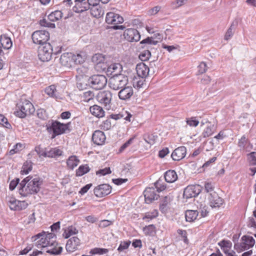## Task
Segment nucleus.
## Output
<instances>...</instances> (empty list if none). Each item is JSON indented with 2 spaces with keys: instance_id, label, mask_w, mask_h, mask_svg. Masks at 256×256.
<instances>
[{
  "instance_id": "nucleus-38",
  "label": "nucleus",
  "mask_w": 256,
  "mask_h": 256,
  "mask_svg": "<svg viewBox=\"0 0 256 256\" xmlns=\"http://www.w3.org/2000/svg\"><path fill=\"white\" fill-rule=\"evenodd\" d=\"M214 131V125L211 123H209L206 128L204 130L202 133V136L204 138H208L212 136Z\"/></svg>"
},
{
  "instance_id": "nucleus-64",
  "label": "nucleus",
  "mask_w": 256,
  "mask_h": 256,
  "mask_svg": "<svg viewBox=\"0 0 256 256\" xmlns=\"http://www.w3.org/2000/svg\"><path fill=\"white\" fill-rule=\"evenodd\" d=\"M112 224V222L107 220H100L98 224V226L100 228H105Z\"/></svg>"
},
{
  "instance_id": "nucleus-57",
  "label": "nucleus",
  "mask_w": 256,
  "mask_h": 256,
  "mask_svg": "<svg viewBox=\"0 0 256 256\" xmlns=\"http://www.w3.org/2000/svg\"><path fill=\"white\" fill-rule=\"evenodd\" d=\"M40 24L42 26L54 28L56 26L55 24L50 22H48L46 19L44 18L40 20Z\"/></svg>"
},
{
  "instance_id": "nucleus-25",
  "label": "nucleus",
  "mask_w": 256,
  "mask_h": 256,
  "mask_svg": "<svg viewBox=\"0 0 256 256\" xmlns=\"http://www.w3.org/2000/svg\"><path fill=\"white\" fill-rule=\"evenodd\" d=\"M48 248L46 250V252L52 254L57 255L61 254L62 250V247L59 246L58 243L56 242L54 240L50 242V244L48 245V248Z\"/></svg>"
},
{
  "instance_id": "nucleus-26",
  "label": "nucleus",
  "mask_w": 256,
  "mask_h": 256,
  "mask_svg": "<svg viewBox=\"0 0 256 256\" xmlns=\"http://www.w3.org/2000/svg\"><path fill=\"white\" fill-rule=\"evenodd\" d=\"M122 68L119 63H114L110 65L107 68V73L112 76L122 74L120 72L122 71Z\"/></svg>"
},
{
  "instance_id": "nucleus-27",
  "label": "nucleus",
  "mask_w": 256,
  "mask_h": 256,
  "mask_svg": "<svg viewBox=\"0 0 256 256\" xmlns=\"http://www.w3.org/2000/svg\"><path fill=\"white\" fill-rule=\"evenodd\" d=\"M90 110L92 115L98 118H102L104 116V111L103 108L98 105L95 104L90 106Z\"/></svg>"
},
{
  "instance_id": "nucleus-50",
  "label": "nucleus",
  "mask_w": 256,
  "mask_h": 256,
  "mask_svg": "<svg viewBox=\"0 0 256 256\" xmlns=\"http://www.w3.org/2000/svg\"><path fill=\"white\" fill-rule=\"evenodd\" d=\"M135 136H132V138H130L128 141H126L124 144L120 148L118 152H122L128 147L132 143L134 139L135 138Z\"/></svg>"
},
{
  "instance_id": "nucleus-37",
  "label": "nucleus",
  "mask_w": 256,
  "mask_h": 256,
  "mask_svg": "<svg viewBox=\"0 0 256 256\" xmlns=\"http://www.w3.org/2000/svg\"><path fill=\"white\" fill-rule=\"evenodd\" d=\"M145 81L144 78L138 76L134 77L132 81L133 86L136 88H142L144 84Z\"/></svg>"
},
{
  "instance_id": "nucleus-33",
  "label": "nucleus",
  "mask_w": 256,
  "mask_h": 256,
  "mask_svg": "<svg viewBox=\"0 0 256 256\" xmlns=\"http://www.w3.org/2000/svg\"><path fill=\"white\" fill-rule=\"evenodd\" d=\"M79 162L80 160L76 156H70L66 162L68 166L72 170L76 167Z\"/></svg>"
},
{
  "instance_id": "nucleus-48",
  "label": "nucleus",
  "mask_w": 256,
  "mask_h": 256,
  "mask_svg": "<svg viewBox=\"0 0 256 256\" xmlns=\"http://www.w3.org/2000/svg\"><path fill=\"white\" fill-rule=\"evenodd\" d=\"M155 226L153 224L146 226L144 228V232L145 234L149 236L153 235L155 233Z\"/></svg>"
},
{
  "instance_id": "nucleus-31",
  "label": "nucleus",
  "mask_w": 256,
  "mask_h": 256,
  "mask_svg": "<svg viewBox=\"0 0 256 256\" xmlns=\"http://www.w3.org/2000/svg\"><path fill=\"white\" fill-rule=\"evenodd\" d=\"M164 178L166 182L172 183L178 179V175L174 170H168L164 173Z\"/></svg>"
},
{
  "instance_id": "nucleus-3",
  "label": "nucleus",
  "mask_w": 256,
  "mask_h": 256,
  "mask_svg": "<svg viewBox=\"0 0 256 256\" xmlns=\"http://www.w3.org/2000/svg\"><path fill=\"white\" fill-rule=\"evenodd\" d=\"M128 82V76L122 74L112 76L110 78L108 85L111 89L116 90L125 86Z\"/></svg>"
},
{
  "instance_id": "nucleus-51",
  "label": "nucleus",
  "mask_w": 256,
  "mask_h": 256,
  "mask_svg": "<svg viewBox=\"0 0 256 256\" xmlns=\"http://www.w3.org/2000/svg\"><path fill=\"white\" fill-rule=\"evenodd\" d=\"M83 100L85 102H88L94 97V94L92 91L88 90L83 93Z\"/></svg>"
},
{
  "instance_id": "nucleus-59",
  "label": "nucleus",
  "mask_w": 256,
  "mask_h": 256,
  "mask_svg": "<svg viewBox=\"0 0 256 256\" xmlns=\"http://www.w3.org/2000/svg\"><path fill=\"white\" fill-rule=\"evenodd\" d=\"M92 60L98 65L104 62V56L101 54H96L92 58Z\"/></svg>"
},
{
  "instance_id": "nucleus-44",
  "label": "nucleus",
  "mask_w": 256,
  "mask_h": 256,
  "mask_svg": "<svg viewBox=\"0 0 256 256\" xmlns=\"http://www.w3.org/2000/svg\"><path fill=\"white\" fill-rule=\"evenodd\" d=\"M151 56V52L149 50H145L142 52L140 55L139 58L142 61H146L148 60Z\"/></svg>"
},
{
  "instance_id": "nucleus-11",
  "label": "nucleus",
  "mask_w": 256,
  "mask_h": 256,
  "mask_svg": "<svg viewBox=\"0 0 256 256\" xmlns=\"http://www.w3.org/2000/svg\"><path fill=\"white\" fill-rule=\"evenodd\" d=\"M124 36L130 42H137L140 38V32L135 28H127L124 32Z\"/></svg>"
},
{
  "instance_id": "nucleus-9",
  "label": "nucleus",
  "mask_w": 256,
  "mask_h": 256,
  "mask_svg": "<svg viewBox=\"0 0 256 256\" xmlns=\"http://www.w3.org/2000/svg\"><path fill=\"white\" fill-rule=\"evenodd\" d=\"M106 22L108 24H112L113 26L112 28L114 30H122L124 28L122 26L118 25L124 22L123 18L118 14L112 12H108L106 16Z\"/></svg>"
},
{
  "instance_id": "nucleus-61",
  "label": "nucleus",
  "mask_w": 256,
  "mask_h": 256,
  "mask_svg": "<svg viewBox=\"0 0 256 256\" xmlns=\"http://www.w3.org/2000/svg\"><path fill=\"white\" fill-rule=\"evenodd\" d=\"M158 216V212L156 210H154L152 212H148L144 216L143 218V220L146 218L152 220Z\"/></svg>"
},
{
  "instance_id": "nucleus-21",
  "label": "nucleus",
  "mask_w": 256,
  "mask_h": 256,
  "mask_svg": "<svg viewBox=\"0 0 256 256\" xmlns=\"http://www.w3.org/2000/svg\"><path fill=\"white\" fill-rule=\"evenodd\" d=\"M120 89L118 93V96L119 98L122 100H129L133 95V89L131 86H125Z\"/></svg>"
},
{
  "instance_id": "nucleus-35",
  "label": "nucleus",
  "mask_w": 256,
  "mask_h": 256,
  "mask_svg": "<svg viewBox=\"0 0 256 256\" xmlns=\"http://www.w3.org/2000/svg\"><path fill=\"white\" fill-rule=\"evenodd\" d=\"M62 16V13L60 10H55L52 12L48 16V19L52 22H54L60 20Z\"/></svg>"
},
{
  "instance_id": "nucleus-45",
  "label": "nucleus",
  "mask_w": 256,
  "mask_h": 256,
  "mask_svg": "<svg viewBox=\"0 0 256 256\" xmlns=\"http://www.w3.org/2000/svg\"><path fill=\"white\" fill-rule=\"evenodd\" d=\"M108 250L106 248H96L92 249L90 252V254H102L108 253Z\"/></svg>"
},
{
  "instance_id": "nucleus-14",
  "label": "nucleus",
  "mask_w": 256,
  "mask_h": 256,
  "mask_svg": "<svg viewBox=\"0 0 256 256\" xmlns=\"http://www.w3.org/2000/svg\"><path fill=\"white\" fill-rule=\"evenodd\" d=\"M32 241H36L35 244L38 248H48V245L50 244V241L47 240L46 238L44 236V232L39 233L36 235L32 236Z\"/></svg>"
},
{
  "instance_id": "nucleus-55",
  "label": "nucleus",
  "mask_w": 256,
  "mask_h": 256,
  "mask_svg": "<svg viewBox=\"0 0 256 256\" xmlns=\"http://www.w3.org/2000/svg\"><path fill=\"white\" fill-rule=\"evenodd\" d=\"M130 244V242L129 240L121 242L118 248V250L119 252H121L124 250L128 248Z\"/></svg>"
},
{
  "instance_id": "nucleus-13",
  "label": "nucleus",
  "mask_w": 256,
  "mask_h": 256,
  "mask_svg": "<svg viewBox=\"0 0 256 256\" xmlns=\"http://www.w3.org/2000/svg\"><path fill=\"white\" fill-rule=\"evenodd\" d=\"M112 191V187L108 184H102L96 187L94 190L96 197L102 198L109 194Z\"/></svg>"
},
{
  "instance_id": "nucleus-34",
  "label": "nucleus",
  "mask_w": 256,
  "mask_h": 256,
  "mask_svg": "<svg viewBox=\"0 0 256 256\" xmlns=\"http://www.w3.org/2000/svg\"><path fill=\"white\" fill-rule=\"evenodd\" d=\"M86 59V56L84 53L77 54L72 53V64H82Z\"/></svg>"
},
{
  "instance_id": "nucleus-52",
  "label": "nucleus",
  "mask_w": 256,
  "mask_h": 256,
  "mask_svg": "<svg viewBox=\"0 0 256 256\" xmlns=\"http://www.w3.org/2000/svg\"><path fill=\"white\" fill-rule=\"evenodd\" d=\"M111 127L112 124L110 120H106L104 121L100 126V129L104 130H108L111 128Z\"/></svg>"
},
{
  "instance_id": "nucleus-60",
  "label": "nucleus",
  "mask_w": 256,
  "mask_h": 256,
  "mask_svg": "<svg viewBox=\"0 0 256 256\" xmlns=\"http://www.w3.org/2000/svg\"><path fill=\"white\" fill-rule=\"evenodd\" d=\"M234 28V24H232L230 28L228 30L224 36V39L226 40H230L233 36L234 32L233 29Z\"/></svg>"
},
{
  "instance_id": "nucleus-16",
  "label": "nucleus",
  "mask_w": 256,
  "mask_h": 256,
  "mask_svg": "<svg viewBox=\"0 0 256 256\" xmlns=\"http://www.w3.org/2000/svg\"><path fill=\"white\" fill-rule=\"evenodd\" d=\"M200 189L198 186L190 185L184 188L183 196L186 199L196 196L200 193Z\"/></svg>"
},
{
  "instance_id": "nucleus-30",
  "label": "nucleus",
  "mask_w": 256,
  "mask_h": 256,
  "mask_svg": "<svg viewBox=\"0 0 256 256\" xmlns=\"http://www.w3.org/2000/svg\"><path fill=\"white\" fill-rule=\"evenodd\" d=\"M62 152L58 148H52L48 151L43 152L41 154L44 157L54 158L62 155Z\"/></svg>"
},
{
  "instance_id": "nucleus-53",
  "label": "nucleus",
  "mask_w": 256,
  "mask_h": 256,
  "mask_svg": "<svg viewBox=\"0 0 256 256\" xmlns=\"http://www.w3.org/2000/svg\"><path fill=\"white\" fill-rule=\"evenodd\" d=\"M143 138L146 142L150 145L154 144L155 142V136L152 134H145Z\"/></svg>"
},
{
  "instance_id": "nucleus-18",
  "label": "nucleus",
  "mask_w": 256,
  "mask_h": 256,
  "mask_svg": "<svg viewBox=\"0 0 256 256\" xmlns=\"http://www.w3.org/2000/svg\"><path fill=\"white\" fill-rule=\"evenodd\" d=\"M80 244V240L77 236H74L68 240L66 248L67 252H72L76 250Z\"/></svg>"
},
{
  "instance_id": "nucleus-49",
  "label": "nucleus",
  "mask_w": 256,
  "mask_h": 256,
  "mask_svg": "<svg viewBox=\"0 0 256 256\" xmlns=\"http://www.w3.org/2000/svg\"><path fill=\"white\" fill-rule=\"evenodd\" d=\"M187 2V0H174L171 3V6L174 9H176L184 5Z\"/></svg>"
},
{
  "instance_id": "nucleus-32",
  "label": "nucleus",
  "mask_w": 256,
  "mask_h": 256,
  "mask_svg": "<svg viewBox=\"0 0 256 256\" xmlns=\"http://www.w3.org/2000/svg\"><path fill=\"white\" fill-rule=\"evenodd\" d=\"M198 216L197 210H187L185 212L186 220L187 222H192L196 219Z\"/></svg>"
},
{
  "instance_id": "nucleus-17",
  "label": "nucleus",
  "mask_w": 256,
  "mask_h": 256,
  "mask_svg": "<svg viewBox=\"0 0 256 256\" xmlns=\"http://www.w3.org/2000/svg\"><path fill=\"white\" fill-rule=\"evenodd\" d=\"M210 206L214 208H220L224 203V200L220 197L216 192H212L208 196Z\"/></svg>"
},
{
  "instance_id": "nucleus-62",
  "label": "nucleus",
  "mask_w": 256,
  "mask_h": 256,
  "mask_svg": "<svg viewBox=\"0 0 256 256\" xmlns=\"http://www.w3.org/2000/svg\"><path fill=\"white\" fill-rule=\"evenodd\" d=\"M20 183V179L18 178L13 180L10 182L9 186L10 190H14L17 186H19Z\"/></svg>"
},
{
  "instance_id": "nucleus-46",
  "label": "nucleus",
  "mask_w": 256,
  "mask_h": 256,
  "mask_svg": "<svg viewBox=\"0 0 256 256\" xmlns=\"http://www.w3.org/2000/svg\"><path fill=\"white\" fill-rule=\"evenodd\" d=\"M0 124L9 130L12 129V125L9 123L8 119L2 114H0Z\"/></svg>"
},
{
  "instance_id": "nucleus-22",
  "label": "nucleus",
  "mask_w": 256,
  "mask_h": 256,
  "mask_svg": "<svg viewBox=\"0 0 256 256\" xmlns=\"http://www.w3.org/2000/svg\"><path fill=\"white\" fill-rule=\"evenodd\" d=\"M106 139L104 132L101 130H96L92 134V140L96 145H102L104 144Z\"/></svg>"
},
{
  "instance_id": "nucleus-2",
  "label": "nucleus",
  "mask_w": 256,
  "mask_h": 256,
  "mask_svg": "<svg viewBox=\"0 0 256 256\" xmlns=\"http://www.w3.org/2000/svg\"><path fill=\"white\" fill-rule=\"evenodd\" d=\"M34 112L35 108L32 102L24 99L17 104L14 114L17 117L24 118L32 114Z\"/></svg>"
},
{
  "instance_id": "nucleus-47",
  "label": "nucleus",
  "mask_w": 256,
  "mask_h": 256,
  "mask_svg": "<svg viewBox=\"0 0 256 256\" xmlns=\"http://www.w3.org/2000/svg\"><path fill=\"white\" fill-rule=\"evenodd\" d=\"M214 184L212 182H205L204 183V190L207 193L210 194V196H211V194L214 191Z\"/></svg>"
},
{
  "instance_id": "nucleus-4",
  "label": "nucleus",
  "mask_w": 256,
  "mask_h": 256,
  "mask_svg": "<svg viewBox=\"0 0 256 256\" xmlns=\"http://www.w3.org/2000/svg\"><path fill=\"white\" fill-rule=\"evenodd\" d=\"M89 85L94 89L100 90L104 88L108 81L106 76L102 74H94L88 80Z\"/></svg>"
},
{
  "instance_id": "nucleus-41",
  "label": "nucleus",
  "mask_w": 256,
  "mask_h": 256,
  "mask_svg": "<svg viewBox=\"0 0 256 256\" xmlns=\"http://www.w3.org/2000/svg\"><path fill=\"white\" fill-rule=\"evenodd\" d=\"M56 86L54 85H51L45 89V92L50 96L57 98Z\"/></svg>"
},
{
  "instance_id": "nucleus-43",
  "label": "nucleus",
  "mask_w": 256,
  "mask_h": 256,
  "mask_svg": "<svg viewBox=\"0 0 256 256\" xmlns=\"http://www.w3.org/2000/svg\"><path fill=\"white\" fill-rule=\"evenodd\" d=\"M6 200L10 210H16L18 200L12 197H8L6 198Z\"/></svg>"
},
{
  "instance_id": "nucleus-1",
  "label": "nucleus",
  "mask_w": 256,
  "mask_h": 256,
  "mask_svg": "<svg viewBox=\"0 0 256 256\" xmlns=\"http://www.w3.org/2000/svg\"><path fill=\"white\" fill-rule=\"evenodd\" d=\"M42 184V180L38 177L33 178L29 176L20 183L18 192L22 196L26 197L38 193Z\"/></svg>"
},
{
  "instance_id": "nucleus-7",
  "label": "nucleus",
  "mask_w": 256,
  "mask_h": 256,
  "mask_svg": "<svg viewBox=\"0 0 256 256\" xmlns=\"http://www.w3.org/2000/svg\"><path fill=\"white\" fill-rule=\"evenodd\" d=\"M112 93L109 90L100 92L96 96L98 102L106 108L109 110L111 108L112 104Z\"/></svg>"
},
{
  "instance_id": "nucleus-28",
  "label": "nucleus",
  "mask_w": 256,
  "mask_h": 256,
  "mask_svg": "<svg viewBox=\"0 0 256 256\" xmlns=\"http://www.w3.org/2000/svg\"><path fill=\"white\" fill-rule=\"evenodd\" d=\"M90 9V14L93 17L99 18L102 16L104 14V10L98 4L94 5Z\"/></svg>"
},
{
  "instance_id": "nucleus-39",
  "label": "nucleus",
  "mask_w": 256,
  "mask_h": 256,
  "mask_svg": "<svg viewBox=\"0 0 256 256\" xmlns=\"http://www.w3.org/2000/svg\"><path fill=\"white\" fill-rule=\"evenodd\" d=\"M32 164L31 161H26L24 162L22 170L20 171V174H27L32 170Z\"/></svg>"
},
{
  "instance_id": "nucleus-24",
  "label": "nucleus",
  "mask_w": 256,
  "mask_h": 256,
  "mask_svg": "<svg viewBox=\"0 0 256 256\" xmlns=\"http://www.w3.org/2000/svg\"><path fill=\"white\" fill-rule=\"evenodd\" d=\"M136 70L138 76L146 78L148 74L150 68L144 62L138 64L136 66Z\"/></svg>"
},
{
  "instance_id": "nucleus-54",
  "label": "nucleus",
  "mask_w": 256,
  "mask_h": 256,
  "mask_svg": "<svg viewBox=\"0 0 256 256\" xmlns=\"http://www.w3.org/2000/svg\"><path fill=\"white\" fill-rule=\"evenodd\" d=\"M248 159L250 165H256V152H252L248 154Z\"/></svg>"
},
{
  "instance_id": "nucleus-56",
  "label": "nucleus",
  "mask_w": 256,
  "mask_h": 256,
  "mask_svg": "<svg viewBox=\"0 0 256 256\" xmlns=\"http://www.w3.org/2000/svg\"><path fill=\"white\" fill-rule=\"evenodd\" d=\"M36 114L38 118L42 120H45L48 118L46 111L43 108L38 109L36 112Z\"/></svg>"
},
{
  "instance_id": "nucleus-36",
  "label": "nucleus",
  "mask_w": 256,
  "mask_h": 256,
  "mask_svg": "<svg viewBox=\"0 0 256 256\" xmlns=\"http://www.w3.org/2000/svg\"><path fill=\"white\" fill-rule=\"evenodd\" d=\"M78 232V230L76 228V227L71 226H69L66 229L62 234L63 236L65 238H68L71 236L73 234H76Z\"/></svg>"
},
{
  "instance_id": "nucleus-42",
  "label": "nucleus",
  "mask_w": 256,
  "mask_h": 256,
  "mask_svg": "<svg viewBox=\"0 0 256 256\" xmlns=\"http://www.w3.org/2000/svg\"><path fill=\"white\" fill-rule=\"evenodd\" d=\"M248 142V139L246 138L245 135H244L238 140V145L240 150H244L246 148Z\"/></svg>"
},
{
  "instance_id": "nucleus-15",
  "label": "nucleus",
  "mask_w": 256,
  "mask_h": 256,
  "mask_svg": "<svg viewBox=\"0 0 256 256\" xmlns=\"http://www.w3.org/2000/svg\"><path fill=\"white\" fill-rule=\"evenodd\" d=\"M145 201L147 204H150L154 200H158L159 196L156 194L155 188H147L144 192Z\"/></svg>"
},
{
  "instance_id": "nucleus-20",
  "label": "nucleus",
  "mask_w": 256,
  "mask_h": 256,
  "mask_svg": "<svg viewBox=\"0 0 256 256\" xmlns=\"http://www.w3.org/2000/svg\"><path fill=\"white\" fill-rule=\"evenodd\" d=\"M74 2L75 5L72 10L76 13L82 12L90 9L86 0H75Z\"/></svg>"
},
{
  "instance_id": "nucleus-23",
  "label": "nucleus",
  "mask_w": 256,
  "mask_h": 256,
  "mask_svg": "<svg viewBox=\"0 0 256 256\" xmlns=\"http://www.w3.org/2000/svg\"><path fill=\"white\" fill-rule=\"evenodd\" d=\"M60 64L64 66L70 67L72 65V53L65 52L61 55L60 59Z\"/></svg>"
},
{
  "instance_id": "nucleus-19",
  "label": "nucleus",
  "mask_w": 256,
  "mask_h": 256,
  "mask_svg": "<svg viewBox=\"0 0 256 256\" xmlns=\"http://www.w3.org/2000/svg\"><path fill=\"white\" fill-rule=\"evenodd\" d=\"M186 153V148L184 146H181L176 148L173 151L171 154V157L174 160L178 161L185 157Z\"/></svg>"
},
{
  "instance_id": "nucleus-40",
  "label": "nucleus",
  "mask_w": 256,
  "mask_h": 256,
  "mask_svg": "<svg viewBox=\"0 0 256 256\" xmlns=\"http://www.w3.org/2000/svg\"><path fill=\"white\" fill-rule=\"evenodd\" d=\"M90 170V168L88 164L81 165L76 170V176H81L88 173Z\"/></svg>"
},
{
  "instance_id": "nucleus-5",
  "label": "nucleus",
  "mask_w": 256,
  "mask_h": 256,
  "mask_svg": "<svg viewBox=\"0 0 256 256\" xmlns=\"http://www.w3.org/2000/svg\"><path fill=\"white\" fill-rule=\"evenodd\" d=\"M70 123L66 124L60 123L58 121H52V124L47 126L46 130L48 132H50L52 131L53 132L52 138H54L56 136L62 134L66 132V130H68Z\"/></svg>"
},
{
  "instance_id": "nucleus-6",
  "label": "nucleus",
  "mask_w": 256,
  "mask_h": 256,
  "mask_svg": "<svg viewBox=\"0 0 256 256\" xmlns=\"http://www.w3.org/2000/svg\"><path fill=\"white\" fill-rule=\"evenodd\" d=\"M53 49L50 43L45 44L40 46L38 49V56L39 59L44 62L50 61L53 54Z\"/></svg>"
},
{
  "instance_id": "nucleus-29",
  "label": "nucleus",
  "mask_w": 256,
  "mask_h": 256,
  "mask_svg": "<svg viewBox=\"0 0 256 256\" xmlns=\"http://www.w3.org/2000/svg\"><path fill=\"white\" fill-rule=\"evenodd\" d=\"M0 42L4 48L6 50L10 49L12 45L10 38L4 34L0 36Z\"/></svg>"
},
{
  "instance_id": "nucleus-10",
  "label": "nucleus",
  "mask_w": 256,
  "mask_h": 256,
  "mask_svg": "<svg viewBox=\"0 0 256 256\" xmlns=\"http://www.w3.org/2000/svg\"><path fill=\"white\" fill-rule=\"evenodd\" d=\"M32 38L34 44L42 46L48 43L47 42L50 39V34L45 30H36L32 33Z\"/></svg>"
},
{
  "instance_id": "nucleus-58",
  "label": "nucleus",
  "mask_w": 256,
  "mask_h": 256,
  "mask_svg": "<svg viewBox=\"0 0 256 256\" xmlns=\"http://www.w3.org/2000/svg\"><path fill=\"white\" fill-rule=\"evenodd\" d=\"M207 68H208V67H207L206 64L203 62H201L200 63V64L198 65V74H202L206 72L207 70Z\"/></svg>"
},
{
  "instance_id": "nucleus-63",
  "label": "nucleus",
  "mask_w": 256,
  "mask_h": 256,
  "mask_svg": "<svg viewBox=\"0 0 256 256\" xmlns=\"http://www.w3.org/2000/svg\"><path fill=\"white\" fill-rule=\"evenodd\" d=\"M112 172L110 168H106L103 169H100L96 172V175L105 176L107 174H110Z\"/></svg>"
},
{
  "instance_id": "nucleus-12",
  "label": "nucleus",
  "mask_w": 256,
  "mask_h": 256,
  "mask_svg": "<svg viewBox=\"0 0 256 256\" xmlns=\"http://www.w3.org/2000/svg\"><path fill=\"white\" fill-rule=\"evenodd\" d=\"M158 43V41L155 40L153 37H148L142 40L140 44L142 45V48L149 50L150 52H154V51L156 52L157 49L156 46Z\"/></svg>"
},
{
  "instance_id": "nucleus-8",
  "label": "nucleus",
  "mask_w": 256,
  "mask_h": 256,
  "mask_svg": "<svg viewBox=\"0 0 256 256\" xmlns=\"http://www.w3.org/2000/svg\"><path fill=\"white\" fill-rule=\"evenodd\" d=\"M240 242L236 243L234 248L238 252H242L252 247L255 244L254 239L250 236H244L240 240Z\"/></svg>"
}]
</instances>
